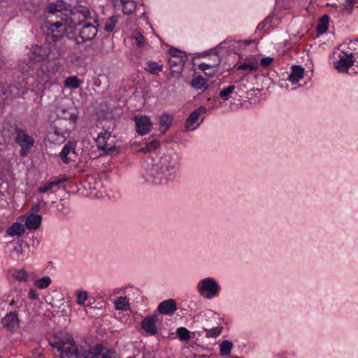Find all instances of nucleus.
Returning a JSON list of instances; mask_svg holds the SVG:
<instances>
[{
	"label": "nucleus",
	"instance_id": "nucleus-45",
	"mask_svg": "<svg viewBox=\"0 0 358 358\" xmlns=\"http://www.w3.org/2000/svg\"><path fill=\"white\" fill-rule=\"evenodd\" d=\"M126 0H111L112 3L117 10H121Z\"/></svg>",
	"mask_w": 358,
	"mask_h": 358
},
{
	"label": "nucleus",
	"instance_id": "nucleus-31",
	"mask_svg": "<svg viewBox=\"0 0 358 358\" xmlns=\"http://www.w3.org/2000/svg\"><path fill=\"white\" fill-rule=\"evenodd\" d=\"M137 8V3L135 0H126L120 10L124 15H133Z\"/></svg>",
	"mask_w": 358,
	"mask_h": 358
},
{
	"label": "nucleus",
	"instance_id": "nucleus-16",
	"mask_svg": "<svg viewBox=\"0 0 358 358\" xmlns=\"http://www.w3.org/2000/svg\"><path fill=\"white\" fill-rule=\"evenodd\" d=\"M136 129L138 134L145 135L149 134L152 128V123L148 116H136L134 117Z\"/></svg>",
	"mask_w": 358,
	"mask_h": 358
},
{
	"label": "nucleus",
	"instance_id": "nucleus-37",
	"mask_svg": "<svg viewBox=\"0 0 358 358\" xmlns=\"http://www.w3.org/2000/svg\"><path fill=\"white\" fill-rule=\"evenodd\" d=\"M193 87L196 89H201V90H206L208 87L206 80L202 77H195L192 81Z\"/></svg>",
	"mask_w": 358,
	"mask_h": 358
},
{
	"label": "nucleus",
	"instance_id": "nucleus-30",
	"mask_svg": "<svg viewBox=\"0 0 358 358\" xmlns=\"http://www.w3.org/2000/svg\"><path fill=\"white\" fill-rule=\"evenodd\" d=\"M8 183L0 181V207L5 208L8 206Z\"/></svg>",
	"mask_w": 358,
	"mask_h": 358
},
{
	"label": "nucleus",
	"instance_id": "nucleus-14",
	"mask_svg": "<svg viewBox=\"0 0 358 358\" xmlns=\"http://www.w3.org/2000/svg\"><path fill=\"white\" fill-rule=\"evenodd\" d=\"M171 57L169 58V65L174 71H182L183 66L187 60V55L185 52L180 51L176 48L170 50Z\"/></svg>",
	"mask_w": 358,
	"mask_h": 358
},
{
	"label": "nucleus",
	"instance_id": "nucleus-29",
	"mask_svg": "<svg viewBox=\"0 0 358 358\" xmlns=\"http://www.w3.org/2000/svg\"><path fill=\"white\" fill-rule=\"evenodd\" d=\"M52 280L50 275H43L42 278L34 280V286L38 289H46L52 284Z\"/></svg>",
	"mask_w": 358,
	"mask_h": 358
},
{
	"label": "nucleus",
	"instance_id": "nucleus-19",
	"mask_svg": "<svg viewBox=\"0 0 358 358\" xmlns=\"http://www.w3.org/2000/svg\"><path fill=\"white\" fill-rule=\"evenodd\" d=\"M156 322H157V315L147 316L142 320L141 328L148 334L155 335L157 334Z\"/></svg>",
	"mask_w": 358,
	"mask_h": 358
},
{
	"label": "nucleus",
	"instance_id": "nucleus-18",
	"mask_svg": "<svg viewBox=\"0 0 358 358\" xmlns=\"http://www.w3.org/2000/svg\"><path fill=\"white\" fill-rule=\"evenodd\" d=\"M21 303L20 299H18V297L17 299H8L6 295H3L2 301L0 303V310H6L10 314H15V313H17L15 307H18Z\"/></svg>",
	"mask_w": 358,
	"mask_h": 358
},
{
	"label": "nucleus",
	"instance_id": "nucleus-35",
	"mask_svg": "<svg viewBox=\"0 0 358 358\" xmlns=\"http://www.w3.org/2000/svg\"><path fill=\"white\" fill-rule=\"evenodd\" d=\"M329 17L328 15H324L323 17H322L317 24V31L320 34H322V33H324L328 30L329 27Z\"/></svg>",
	"mask_w": 358,
	"mask_h": 358
},
{
	"label": "nucleus",
	"instance_id": "nucleus-36",
	"mask_svg": "<svg viewBox=\"0 0 358 358\" xmlns=\"http://www.w3.org/2000/svg\"><path fill=\"white\" fill-rule=\"evenodd\" d=\"M60 183L59 180H52V182H47L42 183L38 187V192L45 193V192H51L52 189H53L55 186L59 185Z\"/></svg>",
	"mask_w": 358,
	"mask_h": 358
},
{
	"label": "nucleus",
	"instance_id": "nucleus-11",
	"mask_svg": "<svg viewBox=\"0 0 358 358\" xmlns=\"http://www.w3.org/2000/svg\"><path fill=\"white\" fill-rule=\"evenodd\" d=\"M61 65L59 63H55L52 65L42 64L36 71V79L41 84L50 83L54 74L59 71Z\"/></svg>",
	"mask_w": 358,
	"mask_h": 358
},
{
	"label": "nucleus",
	"instance_id": "nucleus-53",
	"mask_svg": "<svg viewBox=\"0 0 358 358\" xmlns=\"http://www.w3.org/2000/svg\"><path fill=\"white\" fill-rule=\"evenodd\" d=\"M35 358H44V356L43 355H38V357H35Z\"/></svg>",
	"mask_w": 358,
	"mask_h": 358
},
{
	"label": "nucleus",
	"instance_id": "nucleus-46",
	"mask_svg": "<svg viewBox=\"0 0 358 358\" xmlns=\"http://www.w3.org/2000/svg\"><path fill=\"white\" fill-rule=\"evenodd\" d=\"M273 62V58L272 57H264L261 59L260 64L263 66H268Z\"/></svg>",
	"mask_w": 358,
	"mask_h": 358
},
{
	"label": "nucleus",
	"instance_id": "nucleus-51",
	"mask_svg": "<svg viewBox=\"0 0 358 358\" xmlns=\"http://www.w3.org/2000/svg\"><path fill=\"white\" fill-rule=\"evenodd\" d=\"M350 3H352L353 7L355 3H358V0H350Z\"/></svg>",
	"mask_w": 358,
	"mask_h": 358
},
{
	"label": "nucleus",
	"instance_id": "nucleus-55",
	"mask_svg": "<svg viewBox=\"0 0 358 358\" xmlns=\"http://www.w3.org/2000/svg\"><path fill=\"white\" fill-rule=\"evenodd\" d=\"M1 69V66L0 65V69Z\"/></svg>",
	"mask_w": 358,
	"mask_h": 358
},
{
	"label": "nucleus",
	"instance_id": "nucleus-40",
	"mask_svg": "<svg viewBox=\"0 0 358 358\" xmlns=\"http://www.w3.org/2000/svg\"><path fill=\"white\" fill-rule=\"evenodd\" d=\"M159 145V141H156V139H153V141H150L146 143L145 146H143L139 151L143 152V153H148V152H150L152 150L158 148Z\"/></svg>",
	"mask_w": 358,
	"mask_h": 358
},
{
	"label": "nucleus",
	"instance_id": "nucleus-4",
	"mask_svg": "<svg viewBox=\"0 0 358 358\" xmlns=\"http://www.w3.org/2000/svg\"><path fill=\"white\" fill-rule=\"evenodd\" d=\"M114 292L120 295L113 300V306L115 310L122 312L131 310L132 306L143 299L142 290L134 285H128L115 288Z\"/></svg>",
	"mask_w": 358,
	"mask_h": 358
},
{
	"label": "nucleus",
	"instance_id": "nucleus-12",
	"mask_svg": "<svg viewBox=\"0 0 358 358\" xmlns=\"http://www.w3.org/2000/svg\"><path fill=\"white\" fill-rule=\"evenodd\" d=\"M206 113V107L201 106L194 110L187 117L185 127L187 130H195L202 124Z\"/></svg>",
	"mask_w": 358,
	"mask_h": 358
},
{
	"label": "nucleus",
	"instance_id": "nucleus-38",
	"mask_svg": "<svg viewBox=\"0 0 358 358\" xmlns=\"http://www.w3.org/2000/svg\"><path fill=\"white\" fill-rule=\"evenodd\" d=\"M176 335L181 341H187L190 339V331L185 327H179L176 329Z\"/></svg>",
	"mask_w": 358,
	"mask_h": 358
},
{
	"label": "nucleus",
	"instance_id": "nucleus-7",
	"mask_svg": "<svg viewBox=\"0 0 358 358\" xmlns=\"http://www.w3.org/2000/svg\"><path fill=\"white\" fill-rule=\"evenodd\" d=\"M57 117L63 123V127L71 133L76 128L78 122V113L77 109L72 106L59 107L57 110Z\"/></svg>",
	"mask_w": 358,
	"mask_h": 358
},
{
	"label": "nucleus",
	"instance_id": "nucleus-24",
	"mask_svg": "<svg viewBox=\"0 0 358 358\" xmlns=\"http://www.w3.org/2000/svg\"><path fill=\"white\" fill-rule=\"evenodd\" d=\"M76 144L74 143H69L62 148L60 152V157L64 163H69V162L73 159L76 155Z\"/></svg>",
	"mask_w": 358,
	"mask_h": 358
},
{
	"label": "nucleus",
	"instance_id": "nucleus-39",
	"mask_svg": "<svg viewBox=\"0 0 358 358\" xmlns=\"http://www.w3.org/2000/svg\"><path fill=\"white\" fill-rule=\"evenodd\" d=\"M233 343L229 341H223L220 345V352L222 356H227L232 350Z\"/></svg>",
	"mask_w": 358,
	"mask_h": 358
},
{
	"label": "nucleus",
	"instance_id": "nucleus-47",
	"mask_svg": "<svg viewBox=\"0 0 358 358\" xmlns=\"http://www.w3.org/2000/svg\"><path fill=\"white\" fill-rule=\"evenodd\" d=\"M344 9L348 13H352V10H353V6H352V4H350V0H345V2L344 3Z\"/></svg>",
	"mask_w": 358,
	"mask_h": 358
},
{
	"label": "nucleus",
	"instance_id": "nucleus-26",
	"mask_svg": "<svg viewBox=\"0 0 358 358\" xmlns=\"http://www.w3.org/2000/svg\"><path fill=\"white\" fill-rule=\"evenodd\" d=\"M10 275L20 282H27L29 280V273L25 268H13L10 271Z\"/></svg>",
	"mask_w": 358,
	"mask_h": 358
},
{
	"label": "nucleus",
	"instance_id": "nucleus-2",
	"mask_svg": "<svg viewBox=\"0 0 358 358\" xmlns=\"http://www.w3.org/2000/svg\"><path fill=\"white\" fill-rule=\"evenodd\" d=\"M49 344L59 352L61 358H115L113 350L103 348L102 344L94 346L85 345L79 348L73 337L62 333L50 336Z\"/></svg>",
	"mask_w": 358,
	"mask_h": 358
},
{
	"label": "nucleus",
	"instance_id": "nucleus-23",
	"mask_svg": "<svg viewBox=\"0 0 358 358\" xmlns=\"http://www.w3.org/2000/svg\"><path fill=\"white\" fill-rule=\"evenodd\" d=\"M177 310V303L174 299H166L158 305L157 310L160 314H171Z\"/></svg>",
	"mask_w": 358,
	"mask_h": 358
},
{
	"label": "nucleus",
	"instance_id": "nucleus-34",
	"mask_svg": "<svg viewBox=\"0 0 358 358\" xmlns=\"http://www.w3.org/2000/svg\"><path fill=\"white\" fill-rule=\"evenodd\" d=\"M217 63H201L199 65V69L204 71L206 76H213L215 71V67Z\"/></svg>",
	"mask_w": 358,
	"mask_h": 358
},
{
	"label": "nucleus",
	"instance_id": "nucleus-42",
	"mask_svg": "<svg viewBox=\"0 0 358 358\" xmlns=\"http://www.w3.org/2000/svg\"><path fill=\"white\" fill-rule=\"evenodd\" d=\"M117 20V16H112L108 17L107 21L105 22V30H106V31H113Z\"/></svg>",
	"mask_w": 358,
	"mask_h": 358
},
{
	"label": "nucleus",
	"instance_id": "nucleus-33",
	"mask_svg": "<svg viewBox=\"0 0 358 358\" xmlns=\"http://www.w3.org/2000/svg\"><path fill=\"white\" fill-rule=\"evenodd\" d=\"M236 85H228L226 87L222 88V90L220 92V96L223 99V101L229 100L231 97H232V94L236 93Z\"/></svg>",
	"mask_w": 358,
	"mask_h": 358
},
{
	"label": "nucleus",
	"instance_id": "nucleus-10",
	"mask_svg": "<svg viewBox=\"0 0 358 358\" xmlns=\"http://www.w3.org/2000/svg\"><path fill=\"white\" fill-rule=\"evenodd\" d=\"M334 68L339 73H347L348 69L355 63V58L352 52L339 51L335 53Z\"/></svg>",
	"mask_w": 358,
	"mask_h": 358
},
{
	"label": "nucleus",
	"instance_id": "nucleus-15",
	"mask_svg": "<svg viewBox=\"0 0 358 358\" xmlns=\"http://www.w3.org/2000/svg\"><path fill=\"white\" fill-rule=\"evenodd\" d=\"M96 143L99 149L110 152L115 148V137L108 131H101L96 138Z\"/></svg>",
	"mask_w": 358,
	"mask_h": 358
},
{
	"label": "nucleus",
	"instance_id": "nucleus-50",
	"mask_svg": "<svg viewBox=\"0 0 358 358\" xmlns=\"http://www.w3.org/2000/svg\"><path fill=\"white\" fill-rule=\"evenodd\" d=\"M238 43L240 46H243V45L244 46H246V45L250 44V41H238Z\"/></svg>",
	"mask_w": 358,
	"mask_h": 358
},
{
	"label": "nucleus",
	"instance_id": "nucleus-52",
	"mask_svg": "<svg viewBox=\"0 0 358 358\" xmlns=\"http://www.w3.org/2000/svg\"><path fill=\"white\" fill-rule=\"evenodd\" d=\"M100 186H101L100 183H96L95 186L94 187V189H99Z\"/></svg>",
	"mask_w": 358,
	"mask_h": 358
},
{
	"label": "nucleus",
	"instance_id": "nucleus-6",
	"mask_svg": "<svg viewBox=\"0 0 358 358\" xmlns=\"http://www.w3.org/2000/svg\"><path fill=\"white\" fill-rule=\"evenodd\" d=\"M6 248L10 255L17 261H24L30 255V246L23 239L17 238L9 241L6 244Z\"/></svg>",
	"mask_w": 358,
	"mask_h": 358
},
{
	"label": "nucleus",
	"instance_id": "nucleus-21",
	"mask_svg": "<svg viewBox=\"0 0 358 358\" xmlns=\"http://www.w3.org/2000/svg\"><path fill=\"white\" fill-rule=\"evenodd\" d=\"M3 327L10 331L17 329L19 327L20 320L17 314H6L1 320Z\"/></svg>",
	"mask_w": 358,
	"mask_h": 358
},
{
	"label": "nucleus",
	"instance_id": "nucleus-13",
	"mask_svg": "<svg viewBox=\"0 0 358 358\" xmlns=\"http://www.w3.org/2000/svg\"><path fill=\"white\" fill-rule=\"evenodd\" d=\"M16 143L20 146V154L21 156H27L30 149L34 144V141L31 136H29L24 129L17 131L16 136Z\"/></svg>",
	"mask_w": 358,
	"mask_h": 358
},
{
	"label": "nucleus",
	"instance_id": "nucleus-54",
	"mask_svg": "<svg viewBox=\"0 0 358 358\" xmlns=\"http://www.w3.org/2000/svg\"><path fill=\"white\" fill-rule=\"evenodd\" d=\"M3 94H7V92H3Z\"/></svg>",
	"mask_w": 358,
	"mask_h": 358
},
{
	"label": "nucleus",
	"instance_id": "nucleus-22",
	"mask_svg": "<svg viewBox=\"0 0 358 358\" xmlns=\"http://www.w3.org/2000/svg\"><path fill=\"white\" fill-rule=\"evenodd\" d=\"M25 229H37L41 224L42 217L38 214L24 215Z\"/></svg>",
	"mask_w": 358,
	"mask_h": 358
},
{
	"label": "nucleus",
	"instance_id": "nucleus-17",
	"mask_svg": "<svg viewBox=\"0 0 358 358\" xmlns=\"http://www.w3.org/2000/svg\"><path fill=\"white\" fill-rule=\"evenodd\" d=\"M24 222V216L18 217L17 220L6 229V235L10 237L22 236L25 231Z\"/></svg>",
	"mask_w": 358,
	"mask_h": 358
},
{
	"label": "nucleus",
	"instance_id": "nucleus-8",
	"mask_svg": "<svg viewBox=\"0 0 358 358\" xmlns=\"http://www.w3.org/2000/svg\"><path fill=\"white\" fill-rule=\"evenodd\" d=\"M70 136L67 129L64 127L62 122L58 117L49 129L47 134V140L51 143L62 144Z\"/></svg>",
	"mask_w": 358,
	"mask_h": 358
},
{
	"label": "nucleus",
	"instance_id": "nucleus-27",
	"mask_svg": "<svg viewBox=\"0 0 358 358\" xmlns=\"http://www.w3.org/2000/svg\"><path fill=\"white\" fill-rule=\"evenodd\" d=\"M259 61L255 58L249 59L238 66V69L241 71H253L259 67Z\"/></svg>",
	"mask_w": 358,
	"mask_h": 358
},
{
	"label": "nucleus",
	"instance_id": "nucleus-44",
	"mask_svg": "<svg viewBox=\"0 0 358 358\" xmlns=\"http://www.w3.org/2000/svg\"><path fill=\"white\" fill-rule=\"evenodd\" d=\"M132 38L135 39L138 46L142 47L145 45L144 36L143 34H140V32H136V34H134Z\"/></svg>",
	"mask_w": 358,
	"mask_h": 358
},
{
	"label": "nucleus",
	"instance_id": "nucleus-9",
	"mask_svg": "<svg viewBox=\"0 0 358 358\" xmlns=\"http://www.w3.org/2000/svg\"><path fill=\"white\" fill-rule=\"evenodd\" d=\"M51 52V49L48 45L39 46L34 45L29 50L28 53L29 62L27 63V68L23 67L22 69L24 71H29V69L33 68L34 64L40 63V62L44 61Z\"/></svg>",
	"mask_w": 358,
	"mask_h": 358
},
{
	"label": "nucleus",
	"instance_id": "nucleus-20",
	"mask_svg": "<svg viewBox=\"0 0 358 358\" xmlns=\"http://www.w3.org/2000/svg\"><path fill=\"white\" fill-rule=\"evenodd\" d=\"M304 76L305 69L301 67V66L294 65L291 67L290 73H289L287 80L294 85H296L299 80H301V79L304 78Z\"/></svg>",
	"mask_w": 358,
	"mask_h": 358
},
{
	"label": "nucleus",
	"instance_id": "nucleus-49",
	"mask_svg": "<svg viewBox=\"0 0 358 358\" xmlns=\"http://www.w3.org/2000/svg\"><path fill=\"white\" fill-rule=\"evenodd\" d=\"M41 202H38L36 204L34 205V206L32 207V210L34 211V212H38V210H40V208H41Z\"/></svg>",
	"mask_w": 358,
	"mask_h": 358
},
{
	"label": "nucleus",
	"instance_id": "nucleus-25",
	"mask_svg": "<svg viewBox=\"0 0 358 358\" xmlns=\"http://www.w3.org/2000/svg\"><path fill=\"white\" fill-rule=\"evenodd\" d=\"M159 130L163 134L166 132L171 127L173 122V116L171 114L164 113L161 115L159 117Z\"/></svg>",
	"mask_w": 358,
	"mask_h": 358
},
{
	"label": "nucleus",
	"instance_id": "nucleus-56",
	"mask_svg": "<svg viewBox=\"0 0 358 358\" xmlns=\"http://www.w3.org/2000/svg\"><path fill=\"white\" fill-rule=\"evenodd\" d=\"M234 358H241V357H234Z\"/></svg>",
	"mask_w": 358,
	"mask_h": 358
},
{
	"label": "nucleus",
	"instance_id": "nucleus-28",
	"mask_svg": "<svg viewBox=\"0 0 358 358\" xmlns=\"http://www.w3.org/2000/svg\"><path fill=\"white\" fill-rule=\"evenodd\" d=\"M90 298V294L87 290L85 289H77L75 292V299L77 304L86 306V301Z\"/></svg>",
	"mask_w": 358,
	"mask_h": 358
},
{
	"label": "nucleus",
	"instance_id": "nucleus-5",
	"mask_svg": "<svg viewBox=\"0 0 358 358\" xmlns=\"http://www.w3.org/2000/svg\"><path fill=\"white\" fill-rule=\"evenodd\" d=\"M196 289L203 299L213 300L220 296L222 285L215 277H205L196 282Z\"/></svg>",
	"mask_w": 358,
	"mask_h": 358
},
{
	"label": "nucleus",
	"instance_id": "nucleus-32",
	"mask_svg": "<svg viewBox=\"0 0 358 358\" xmlns=\"http://www.w3.org/2000/svg\"><path fill=\"white\" fill-rule=\"evenodd\" d=\"M82 83V80L76 76H71L64 80V86L66 88H78Z\"/></svg>",
	"mask_w": 358,
	"mask_h": 358
},
{
	"label": "nucleus",
	"instance_id": "nucleus-41",
	"mask_svg": "<svg viewBox=\"0 0 358 358\" xmlns=\"http://www.w3.org/2000/svg\"><path fill=\"white\" fill-rule=\"evenodd\" d=\"M151 73H159L163 71V67L157 62H148L145 68Z\"/></svg>",
	"mask_w": 358,
	"mask_h": 358
},
{
	"label": "nucleus",
	"instance_id": "nucleus-43",
	"mask_svg": "<svg viewBox=\"0 0 358 358\" xmlns=\"http://www.w3.org/2000/svg\"><path fill=\"white\" fill-rule=\"evenodd\" d=\"M27 297L30 300H38L40 298V293L38 292L36 287H31L28 289Z\"/></svg>",
	"mask_w": 358,
	"mask_h": 358
},
{
	"label": "nucleus",
	"instance_id": "nucleus-1",
	"mask_svg": "<svg viewBox=\"0 0 358 358\" xmlns=\"http://www.w3.org/2000/svg\"><path fill=\"white\" fill-rule=\"evenodd\" d=\"M45 17L48 36L53 40L60 39L65 35L80 44L94 38L99 31V22L95 15H92L87 8L70 11L62 0L48 5Z\"/></svg>",
	"mask_w": 358,
	"mask_h": 358
},
{
	"label": "nucleus",
	"instance_id": "nucleus-48",
	"mask_svg": "<svg viewBox=\"0 0 358 358\" xmlns=\"http://www.w3.org/2000/svg\"><path fill=\"white\" fill-rule=\"evenodd\" d=\"M222 327H217V328H214L211 329L210 334L213 336L217 337L218 335L222 334Z\"/></svg>",
	"mask_w": 358,
	"mask_h": 358
},
{
	"label": "nucleus",
	"instance_id": "nucleus-3",
	"mask_svg": "<svg viewBox=\"0 0 358 358\" xmlns=\"http://www.w3.org/2000/svg\"><path fill=\"white\" fill-rule=\"evenodd\" d=\"M176 163L170 154H164L153 159L145 169L144 178L151 182L163 184L168 180H174L178 176Z\"/></svg>",
	"mask_w": 358,
	"mask_h": 358
}]
</instances>
